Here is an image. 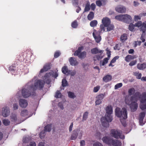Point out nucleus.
<instances>
[{
	"label": "nucleus",
	"instance_id": "nucleus-1",
	"mask_svg": "<svg viewBox=\"0 0 146 146\" xmlns=\"http://www.w3.org/2000/svg\"><path fill=\"white\" fill-rule=\"evenodd\" d=\"M106 114L105 117H102L101 118V121L102 125L105 127H108L109 125V122L112 120V117L111 115L112 113V108L110 106H108L106 109Z\"/></svg>",
	"mask_w": 146,
	"mask_h": 146
},
{
	"label": "nucleus",
	"instance_id": "nucleus-2",
	"mask_svg": "<svg viewBox=\"0 0 146 146\" xmlns=\"http://www.w3.org/2000/svg\"><path fill=\"white\" fill-rule=\"evenodd\" d=\"M103 142L109 145H112L113 146H121L122 143L121 141L117 139H113L108 136L103 137Z\"/></svg>",
	"mask_w": 146,
	"mask_h": 146
},
{
	"label": "nucleus",
	"instance_id": "nucleus-3",
	"mask_svg": "<svg viewBox=\"0 0 146 146\" xmlns=\"http://www.w3.org/2000/svg\"><path fill=\"white\" fill-rule=\"evenodd\" d=\"M115 115L119 117H122L125 119L127 118V113L126 109L123 108L121 110L120 108H117L115 110Z\"/></svg>",
	"mask_w": 146,
	"mask_h": 146
},
{
	"label": "nucleus",
	"instance_id": "nucleus-4",
	"mask_svg": "<svg viewBox=\"0 0 146 146\" xmlns=\"http://www.w3.org/2000/svg\"><path fill=\"white\" fill-rule=\"evenodd\" d=\"M45 82L42 80H35L34 85L31 86V88L34 91L36 89L41 90L44 87Z\"/></svg>",
	"mask_w": 146,
	"mask_h": 146
},
{
	"label": "nucleus",
	"instance_id": "nucleus-5",
	"mask_svg": "<svg viewBox=\"0 0 146 146\" xmlns=\"http://www.w3.org/2000/svg\"><path fill=\"white\" fill-rule=\"evenodd\" d=\"M110 134L112 137L118 139L120 138L123 139L125 138V136L122 133V131L116 129H112L110 131Z\"/></svg>",
	"mask_w": 146,
	"mask_h": 146
},
{
	"label": "nucleus",
	"instance_id": "nucleus-6",
	"mask_svg": "<svg viewBox=\"0 0 146 146\" xmlns=\"http://www.w3.org/2000/svg\"><path fill=\"white\" fill-rule=\"evenodd\" d=\"M140 93L139 92H137L135 94L131 96L130 98L129 96H126L125 98V102L126 104L128 105H130L132 102L134 101H137L138 98L137 97L139 96Z\"/></svg>",
	"mask_w": 146,
	"mask_h": 146
},
{
	"label": "nucleus",
	"instance_id": "nucleus-7",
	"mask_svg": "<svg viewBox=\"0 0 146 146\" xmlns=\"http://www.w3.org/2000/svg\"><path fill=\"white\" fill-rule=\"evenodd\" d=\"M33 90L31 88V86H28L27 89L23 88L22 90V95L24 98L29 97L31 95V92Z\"/></svg>",
	"mask_w": 146,
	"mask_h": 146
},
{
	"label": "nucleus",
	"instance_id": "nucleus-8",
	"mask_svg": "<svg viewBox=\"0 0 146 146\" xmlns=\"http://www.w3.org/2000/svg\"><path fill=\"white\" fill-rule=\"evenodd\" d=\"M105 96V94H99L96 97V100L95 101L96 105H99L101 104L102 101L103 99Z\"/></svg>",
	"mask_w": 146,
	"mask_h": 146
},
{
	"label": "nucleus",
	"instance_id": "nucleus-9",
	"mask_svg": "<svg viewBox=\"0 0 146 146\" xmlns=\"http://www.w3.org/2000/svg\"><path fill=\"white\" fill-rule=\"evenodd\" d=\"M137 101H134L132 102V103L129 105L131 111L132 112H134L136 111L138 107V105L137 103Z\"/></svg>",
	"mask_w": 146,
	"mask_h": 146
},
{
	"label": "nucleus",
	"instance_id": "nucleus-10",
	"mask_svg": "<svg viewBox=\"0 0 146 146\" xmlns=\"http://www.w3.org/2000/svg\"><path fill=\"white\" fill-rule=\"evenodd\" d=\"M137 98L140 99L141 103H145L146 102V92H144L142 93L141 94H140L139 96L137 97Z\"/></svg>",
	"mask_w": 146,
	"mask_h": 146
},
{
	"label": "nucleus",
	"instance_id": "nucleus-11",
	"mask_svg": "<svg viewBox=\"0 0 146 146\" xmlns=\"http://www.w3.org/2000/svg\"><path fill=\"white\" fill-rule=\"evenodd\" d=\"M19 104L20 106L23 108H25L28 105L27 101L23 99H21L19 100Z\"/></svg>",
	"mask_w": 146,
	"mask_h": 146
},
{
	"label": "nucleus",
	"instance_id": "nucleus-12",
	"mask_svg": "<svg viewBox=\"0 0 146 146\" xmlns=\"http://www.w3.org/2000/svg\"><path fill=\"white\" fill-rule=\"evenodd\" d=\"M9 108L5 107L3 109L2 115L5 117L8 116L9 114Z\"/></svg>",
	"mask_w": 146,
	"mask_h": 146
},
{
	"label": "nucleus",
	"instance_id": "nucleus-13",
	"mask_svg": "<svg viewBox=\"0 0 146 146\" xmlns=\"http://www.w3.org/2000/svg\"><path fill=\"white\" fill-rule=\"evenodd\" d=\"M123 21L127 23H129L132 21V18L131 16L127 14L124 15Z\"/></svg>",
	"mask_w": 146,
	"mask_h": 146
},
{
	"label": "nucleus",
	"instance_id": "nucleus-14",
	"mask_svg": "<svg viewBox=\"0 0 146 146\" xmlns=\"http://www.w3.org/2000/svg\"><path fill=\"white\" fill-rule=\"evenodd\" d=\"M115 9L117 12L120 13H125L126 11V8L122 6L117 7Z\"/></svg>",
	"mask_w": 146,
	"mask_h": 146
},
{
	"label": "nucleus",
	"instance_id": "nucleus-15",
	"mask_svg": "<svg viewBox=\"0 0 146 146\" xmlns=\"http://www.w3.org/2000/svg\"><path fill=\"white\" fill-rule=\"evenodd\" d=\"M102 24L105 27H107L110 24L111 21L110 19L108 17L104 18L102 20Z\"/></svg>",
	"mask_w": 146,
	"mask_h": 146
},
{
	"label": "nucleus",
	"instance_id": "nucleus-16",
	"mask_svg": "<svg viewBox=\"0 0 146 146\" xmlns=\"http://www.w3.org/2000/svg\"><path fill=\"white\" fill-rule=\"evenodd\" d=\"M145 115V113L144 112H141L139 114V121L141 125H143V119Z\"/></svg>",
	"mask_w": 146,
	"mask_h": 146
},
{
	"label": "nucleus",
	"instance_id": "nucleus-17",
	"mask_svg": "<svg viewBox=\"0 0 146 146\" xmlns=\"http://www.w3.org/2000/svg\"><path fill=\"white\" fill-rule=\"evenodd\" d=\"M69 61L70 65L72 66H76L78 63L76 59L72 57H71L70 58Z\"/></svg>",
	"mask_w": 146,
	"mask_h": 146
},
{
	"label": "nucleus",
	"instance_id": "nucleus-18",
	"mask_svg": "<svg viewBox=\"0 0 146 146\" xmlns=\"http://www.w3.org/2000/svg\"><path fill=\"white\" fill-rule=\"evenodd\" d=\"M91 53L92 54H96L98 53H102L103 50L98 49V48L96 47L91 49Z\"/></svg>",
	"mask_w": 146,
	"mask_h": 146
},
{
	"label": "nucleus",
	"instance_id": "nucleus-19",
	"mask_svg": "<svg viewBox=\"0 0 146 146\" xmlns=\"http://www.w3.org/2000/svg\"><path fill=\"white\" fill-rule=\"evenodd\" d=\"M62 71L63 74L66 75L70 74V70H68L67 67L66 66H64L62 67Z\"/></svg>",
	"mask_w": 146,
	"mask_h": 146
},
{
	"label": "nucleus",
	"instance_id": "nucleus-20",
	"mask_svg": "<svg viewBox=\"0 0 146 146\" xmlns=\"http://www.w3.org/2000/svg\"><path fill=\"white\" fill-rule=\"evenodd\" d=\"M50 65L48 64H46L43 66V68L40 70V73H42L44 72H46L50 69Z\"/></svg>",
	"mask_w": 146,
	"mask_h": 146
},
{
	"label": "nucleus",
	"instance_id": "nucleus-21",
	"mask_svg": "<svg viewBox=\"0 0 146 146\" xmlns=\"http://www.w3.org/2000/svg\"><path fill=\"white\" fill-rule=\"evenodd\" d=\"M83 48V46L79 47L77 50H76L74 53V55L75 56H77L79 57V56H80V54L81 52V51Z\"/></svg>",
	"mask_w": 146,
	"mask_h": 146
},
{
	"label": "nucleus",
	"instance_id": "nucleus-22",
	"mask_svg": "<svg viewBox=\"0 0 146 146\" xmlns=\"http://www.w3.org/2000/svg\"><path fill=\"white\" fill-rule=\"evenodd\" d=\"M138 69L140 70H143L146 68V64L144 63L143 64H138L137 65Z\"/></svg>",
	"mask_w": 146,
	"mask_h": 146
},
{
	"label": "nucleus",
	"instance_id": "nucleus-23",
	"mask_svg": "<svg viewBox=\"0 0 146 146\" xmlns=\"http://www.w3.org/2000/svg\"><path fill=\"white\" fill-rule=\"evenodd\" d=\"M140 31H142L143 33L146 31V21L144 22L139 28Z\"/></svg>",
	"mask_w": 146,
	"mask_h": 146
},
{
	"label": "nucleus",
	"instance_id": "nucleus-24",
	"mask_svg": "<svg viewBox=\"0 0 146 146\" xmlns=\"http://www.w3.org/2000/svg\"><path fill=\"white\" fill-rule=\"evenodd\" d=\"M135 58V56H134L128 55L125 57V60L126 62H129L131 60Z\"/></svg>",
	"mask_w": 146,
	"mask_h": 146
},
{
	"label": "nucleus",
	"instance_id": "nucleus-25",
	"mask_svg": "<svg viewBox=\"0 0 146 146\" xmlns=\"http://www.w3.org/2000/svg\"><path fill=\"white\" fill-rule=\"evenodd\" d=\"M112 78V76L111 75H107L103 77V79L104 81L107 82L110 81Z\"/></svg>",
	"mask_w": 146,
	"mask_h": 146
},
{
	"label": "nucleus",
	"instance_id": "nucleus-26",
	"mask_svg": "<svg viewBox=\"0 0 146 146\" xmlns=\"http://www.w3.org/2000/svg\"><path fill=\"white\" fill-rule=\"evenodd\" d=\"M124 17H125L124 15H119L115 17V19L120 21H123Z\"/></svg>",
	"mask_w": 146,
	"mask_h": 146
},
{
	"label": "nucleus",
	"instance_id": "nucleus-27",
	"mask_svg": "<svg viewBox=\"0 0 146 146\" xmlns=\"http://www.w3.org/2000/svg\"><path fill=\"white\" fill-rule=\"evenodd\" d=\"M51 128L52 124H48L44 127V130L46 132H50L51 130Z\"/></svg>",
	"mask_w": 146,
	"mask_h": 146
},
{
	"label": "nucleus",
	"instance_id": "nucleus-28",
	"mask_svg": "<svg viewBox=\"0 0 146 146\" xmlns=\"http://www.w3.org/2000/svg\"><path fill=\"white\" fill-rule=\"evenodd\" d=\"M93 35L96 41L97 42H99L101 40V38L100 36H96L95 35L94 33H93Z\"/></svg>",
	"mask_w": 146,
	"mask_h": 146
},
{
	"label": "nucleus",
	"instance_id": "nucleus-29",
	"mask_svg": "<svg viewBox=\"0 0 146 146\" xmlns=\"http://www.w3.org/2000/svg\"><path fill=\"white\" fill-rule=\"evenodd\" d=\"M78 133L76 131H73V133L71 135V139L72 140H75L78 135Z\"/></svg>",
	"mask_w": 146,
	"mask_h": 146
},
{
	"label": "nucleus",
	"instance_id": "nucleus-30",
	"mask_svg": "<svg viewBox=\"0 0 146 146\" xmlns=\"http://www.w3.org/2000/svg\"><path fill=\"white\" fill-rule=\"evenodd\" d=\"M11 121H16L17 119V114L15 113L12 114L11 116Z\"/></svg>",
	"mask_w": 146,
	"mask_h": 146
},
{
	"label": "nucleus",
	"instance_id": "nucleus-31",
	"mask_svg": "<svg viewBox=\"0 0 146 146\" xmlns=\"http://www.w3.org/2000/svg\"><path fill=\"white\" fill-rule=\"evenodd\" d=\"M94 17V13L92 11L90 12L89 14L87 16L88 19L89 20H91L93 19Z\"/></svg>",
	"mask_w": 146,
	"mask_h": 146
},
{
	"label": "nucleus",
	"instance_id": "nucleus-32",
	"mask_svg": "<svg viewBox=\"0 0 146 146\" xmlns=\"http://www.w3.org/2000/svg\"><path fill=\"white\" fill-rule=\"evenodd\" d=\"M127 39V35L126 34H123L121 36V41L123 42H124Z\"/></svg>",
	"mask_w": 146,
	"mask_h": 146
},
{
	"label": "nucleus",
	"instance_id": "nucleus-33",
	"mask_svg": "<svg viewBox=\"0 0 146 146\" xmlns=\"http://www.w3.org/2000/svg\"><path fill=\"white\" fill-rule=\"evenodd\" d=\"M90 3L89 1L87 2L84 9V12L89 11L90 9Z\"/></svg>",
	"mask_w": 146,
	"mask_h": 146
},
{
	"label": "nucleus",
	"instance_id": "nucleus-34",
	"mask_svg": "<svg viewBox=\"0 0 146 146\" xmlns=\"http://www.w3.org/2000/svg\"><path fill=\"white\" fill-rule=\"evenodd\" d=\"M86 52L85 51L82 52H81L80 56H79V58L81 59H83L86 57Z\"/></svg>",
	"mask_w": 146,
	"mask_h": 146
},
{
	"label": "nucleus",
	"instance_id": "nucleus-35",
	"mask_svg": "<svg viewBox=\"0 0 146 146\" xmlns=\"http://www.w3.org/2000/svg\"><path fill=\"white\" fill-rule=\"evenodd\" d=\"M98 22L96 20H93L90 22V25L92 27H94L96 26Z\"/></svg>",
	"mask_w": 146,
	"mask_h": 146
},
{
	"label": "nucleus",
	"instance_id": "nucleus-36",
	"mask_svg": "<svg viewBox=\"0 0 146 146\" xmlns=\"http://www.w3.org/2000/svg\"><path fill=\"white\" fill-rule=\"evenodd\" d=\"M68 96L71 98L74 99L76 97V96L74 95V93L72 92L69 91L68 92Z\"/></svg>",
	"mask_w": 146,
	"mask_h": 146
},
{
	"label": "nucleus",
	"instance_id": "nucleus-37",
	"mask_svg": "<svg viewBox=\"0 0 146 146\" xmlns=\"http://www.w3.org/2000/svg\"><path fill=\"white\" fill-rule=\"evenodd\" d=\"M107 27V31H109L113 30L114 27L113 25L110 24L107 27Z\"/></svg>",
	"mask_w": 146,
	"mask_h": 146
},
{
	"label": "nucleus",
	"instance_id": "nucleus-38",
	"mask_svg": "<svg viewBox=\"0 0 146 146\" xmlns=\"http://www.w3.org/2000/svg\"><path fill=\"white\" fill-rule=\"evenodd\" d=\"M28 111L27 110H22L21 113V115L22 116H25L28 115Z\"/></svg>",
	"mask_w": 146,
	"mask_h": 146
},
{
	"label": "nucleus",
	"instance_id": "nucleus-39",
	"mask_svg": "<svg viewBox=\"0 0 146 146\" xmlns=\"http://www.w3.org/2000/svg\"><path fill=\"white\" fill-rule=\"evenodd\" d=\"M102 58V56H101V55H97L93 57L94 60V61L97 60H99L101 59Z\"/></svg>",
	"mask_w": 146,
	"mask_h": 146
},
{
	"label": "nucleus",
	"instance_id": "nucleus-40",
	"mask_svg": "<svg viewBox=\"0 0 146 146\" xmlns=\"http://www.w3.org/2000/svg\"><path fill=\"white\" fill-rule=\"evenodd\" d=\"M135 90L133 88L129 89L128 91L129 94L130 96L133 94V93H135Z\"/></svg>",
	"mask_w": 146,
	"mask_h": 146
},
{
	"label": "nucleus",
	"instance_id": "nucleus-41",
	"mask_svg": "<svg viewBox=\"0 0 146 146\" xmlns=\"http://www.w3.org/2000/svg\"><path fill=\"white\" fill-rule=\"evenodd\" d=\"M61 96L62 94L60 91L59 90L57 91L55 94V97L56 98H61Z\"/></svg>",
	"mask_w": 146,
	"mask_h": 146
},
{
	"label": "nucleus",
	"instance_id": "nucleus-42",
	"mask_svg": "<svg viewBox=\"0 0 146 146\" xmlns=\"http://www.w3.org/2000/svg\"><path fill=\"white\" fill-rule=\"evenodd\" d=\"M78 25L77 21L76 20L74 21L72 23L71 26L74 28H76L77 27Z\"/></svg>",
	"mask_w": 146,
	"mask_h": 146
},
{
	"label": "nucleus",
	"instance_id": "nucleus-43",
	"mask_svg": "<svg viewBox=\"0 0 146 146\" xmlns=\"http://www.w3.org/2000/svg\"><path fill=\"white\" fill-rule=\"evenodd\" d=\"M3 123L5 126H8L9 125L10 122L8 119H5L3 120Z\"/></svg>",
	"mask_w": 146,
	"mask_h": 146
},
{
	"label": "nucleus",
	"instance_id": "nucleus-44",
	"mask_svg": "<svg viewBox=\"0 0 146 146\" xmlns=\"http://www.w3.org/2000/svg\"><path fill=\"white\" fill-rule=\"evenodd\" d=\"M45 132H46L44 130L41 131L39 134V136L41 139H43L44 137L46 134Z\"/></svg>",
	"mask_w": 146,
	"mask_h": 146
},
{
	"label": "nucleus",
	"instance_id": "nucleus-45",
	"mask_svg": "<svg viewBox=\"0 0 146 146\" xmlns=\"http://www.w3.org/2000/svg\"><path fill=\"white\" fill-rule=\"evenodd\" d=\"M61 54L60 51L57 50L56 51L54 54V57L55 58L58 57Z\"/></svg>",
	"mask_w": 146,
	"mask_h": 146
},
{
	"label": "nucleus",
	"instance_id": "nucleus-46",
	"mask_svg": "<svg viewBox=\"0 0 146 146\" xmlns=\"http://www.w3.org/2000/svg\"><path fill=\"white\" fill-rule=\"evenodd\" d=\"M88 113L87 111H86L83 114V116L82 121L86 120L88 117Z\"/></svg>",
	"mask_w": 146,
	"mask_h": 146
},
{
	"label": "nucleus",
	"instance_id": "nucleus-47",
	"mask_svg": "<svg viewBox=\"0 0 146 146\" xmlns=\"http://www.w3.org/2000/svg\"><path fill=\"white\" fill-rule=\"evenodd\" d=\"M135 27V25L133 24L132 23H131L129 25V29L130 31H132L134 30Z\"/></svg>",
	"mask_w": 146,
	"mask_h": 146
},
{
	"label": "nucleus",
	"instance_id": "nucleus-48",
	"mask_svg": "<svg viewBox=\"0 0 146 146\" xmlns=\"http://www.w3.org/2000/svg\"><path fill=\"white\" fill-rule=\"evenodd\" d=\"M68 85L67 81L65 79H63L62 81V85L63 87L66 86Z\"/></svg>",
	"mask_w": 146,
	"mask_h": 146
},
{
	"label": "nucleus",
	"instance_id": "nucleus-49",
	"mask_svg": "<svg viewBox=\"0 0 146 146\" xmlns=\"http://www.w3.org/2000/svg\"><path fill=\"white\" fill-rule=\"evenodd\" d=\"M142 24V22L140 21L137 22L136 23H135V27L139 28L141 27Z\"/></svg>",
	"mask_w": 146,
	"mask_h": 146
},
{
	"label": "nucleus",
	"instance_id": "nucleus-50",
	"mask_svg": "<svg viewBox=\"0 0 146 146\" xmlns=\"http://www.w3.org/2000/svg\"><path fill=\"white\" fill-rule=\"evenodd\" d=\"M140 108L142 110L146 109V103L145 104H143V103H141L140 106Z\"/></svg>",
	"mask_w": 146,
	"mask_h": 146
},
{
	"label": "nucleus",
	"instance_id": "nucleus-51",
	"mask_svg": "<svg viewBox=\"0 0 146 146\" xmlns=\"http://www.w3.org/2000/svg\"><path fill=\"white\" fill-rule=\"evenodd\" d=\"M122 86V84L121 83H118L115 85V89H117Z\"/></svg>",
	"mask_w": 146,
	"mask_h": 146
},
{
	"label": "nucleus",
	"instance_id": "nucleus-52",
	"mask_svg": "<svg viewBox=\"0 0 146 146\" xmlns=\"http://www.w3.org/2000/svg\"><path fill=\"white\" fill-rule=\"evenodd\" d=\"M137 62V61L136 60H135L132 61L130 62L129 64V65L130 66H132L135 65Z\"/></svg>",
	"mask_w": 146,
	"mask_h": 146
},
{
	"label": "nucleus",
	"instance_id": "nucleus-53",
	"mask_svg": "<svg viewBox=\"0 0 146 146\" xmlns=\"http://www.w3.org/2000/svg\"><path fill=\"white\" fill-rule=\"evenodd\" d=\"M108 60L109 59L107 58H104L102 64V65L104 66L105 64H107L108 62Z\"/></svg>",
	"mask_w": 146,
	"mask_h": 146
},
{
	"label": "nucleus",
	"instance_id": "nucleus-54",
	"mask_svg": "<svg viewBox=\"0 0 146 146\" xmlns=\"http://www.w3.org/2000/svg\"><path fill=\"white\" fill-rule=\"evenodd\" d=\"M96 6L94 3H92L90 6L91 9L92 11H94L96 9Z\"/></svg>",
	"mask_w": 146,
	"mask_h": 146
},
{
	"label": "nucleus",
	"instance_id": "nucleus-55",
	"mask_svg": "<svg viewBox=\"0 0 146 146\" xmlns=\"http://www.w3.org/2000/svg\"><path fill=\"white\" fill-rule=\"evenodd\" d=\"M100 88L99 86H97L94 87L93 90V92H97L99 90Z\"/></svg>",
	"mask_w": 146,
	"mask_h": 146
},
{
	"label": "nucleus",
	"instance_id": "nucleus-56",
	"mask_svg": "<svg viewBox=\"0 0 146 146\" xmlns=\"http://www.w3.org/2000/svg\"><path fill=\"white\" fill-rule=\"evenodd\" d=\"M93 146H103L102 144L99 142H96L93 144Z\"/></svg>",
	"mask_w": 146,
	"mask_h": 146
},
{
	"label": "nucleus",
	"instance_id": "nucleus-57",
	"mask_svg": "<svg viewBox=\"0 0 146 146\" xmlns=\"http://www.w3.org/2000/svg\"><path fill=\"white\" fill-rule=\"evenodd\" d=\"M96 4L97 6L100 7L102 5V3L101 1L100 0H98L96 1Z\"/></svg>",
	"mask_w": 146,
	"mask_h": 146
},
{
	"label": "nucleus",
	"instance_id": "nucleus-58",
	"mask_svg": "<svg viewBox=\"0 0 146 146\" xmlns=\"http://www.w3.org/2000/svg\"><path fill=\"white\" fill-rule=\"evenodd\" d=\"M16 67L13 66H11L9 68V70L10 71H14Z\"/></svg>",
	"mask_w": 146,
	"mask_h": 146
},
{
	"label": "nucleus",
	"instance_id": "nucleus-59",
	"mask_svg": "<svg viewBox=\"0 0 146 146\" xmlns=\"http://www.w3.org/2000/svg\"><path fill=\"white\" fill-rule=\"evenodd\" d=\"M119 57L118 56H117L115 57L111 61V63H114L116 61V60L119 58Z\"/></svg>",
	"mask_w": 146,
	"mask_h": 146
},
{
	"label": "nucleus",
	"instance_id": "nucleus-60",
	"mask_svg": "<svg viewBox=\"0 0 146 146\" xmlns=\"http://www.w3.org/2000/svg\"><path fill=\"white\" fill-rule=\"evenodd\" d=\"M18 105L17 104H14L13 105V109L14 110H16L18 109Z\"/></svg>",
	"mask_w": 146,
	"mask_h": 146
},
{
	"label": "nucleus",
	"instance_id": "nucleus-61",
	"mask_svg": "<svg viewBox=\"0 0 146 146\" xmlns=\"http://www.w3.org/2000/svg\"><path fill=\"white\" fill-rule=\"evenodd\" d=\"M50 74L49 73H46L44 76L45 79H46L48 80V79H49L50 76Z\"/></svg>",
	"mask_w": 146,
	"mask_h": 146
},
{
	"label": "nucleus",
	"instance_id": "nucleus-62",
	"mask_svg": "<svg viewBox=\"0 0 146 146\" xmlns=\"http://www.w3.org/2000/svg\"><path fill=\"white\" fill-rule=\"evenodd\" d=\"M100 29L101 31H105V27L104 25H103V24L101 25H100Z\"/></svg>",
	"mask_w": 146,
	"mask_h": 146
},
{
	"label": "nucleus",
	"instance_id": "nucleus-63",
	"mask_svg": "<svg viewBox=\"0 0 146 146\" xmlns=\"http://www.w3.org/2000/svg\"><path fill=\"white\" fill-rule=\"evenodd\" d=\"M72 3L73 5H77L78 4V0H73L72 1Z\"/></svg>",
	"mask_w": 146,
	"mask_h": 146
},
{
	"label": "nucleus",
	"instance_id": "nucleus-64",
	"mask_svg": "<svg viewBox=\"0 0 146 146\" xmlns=\"http://www.w3.org/2000/svg\"><path fill=\"white\" fill-rule=\"evenodd\" d=\"M80 146H85V141L84 140H82L80 141Z\"/></svg>",
	"mask_w": 146,
	"mask_h": 146
}]
</instances>
